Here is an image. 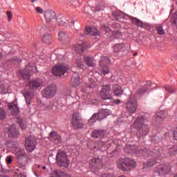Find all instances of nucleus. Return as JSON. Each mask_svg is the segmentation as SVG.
Returning <instances> with one entry per match:
<instances>
[{
    "label": "nucleus",
    "instance_id": "1",
    "mask_svg": "<svg viewBox=\"0 0 177 177\" xmlns=\"http://www.w3.org/2000/svg\"><path fill=\"white\" fill-rule=\"evenodd\" d=\"M149 118L150 115L145 113L138 116L133 122V127L137 131L136 135L138 138H145L149 133L150 129H149V126L145 124V123L149 122Z\"/></svg>",
    "mask_w": 177,
    "mask_h": 177
},
{
    "label": "nucleus",
    "instance_id": "2",
    "mask_svg": "<svg viewBox=\"0 0 177 177\" xmlns=\"http://www.w3.org/2000/svg\"><path fill=\"white\" fill-rule=\"evenodd\" d=\"M118 167L121 171H129L132 168L136 167V162H134L133 160L129 159L128 158H120L117 161Z\"/></svg>",
    "mask_w": 177,
    "mask_h": 177
},
{
    "label": "nucleus",
    "instance_id": "3",
    "mask_svg": "<svg viewBox=\"0 0 177 177\" xmlns=\"http://www.w3.org/2000/svg\"><path fill=\"white\" fill-rule=\"evenodd\" d=\"M56 161L58 165L62 168H67L70 165V160L67 158V153L64 151H59L56 156Z\"/></svg>",
    "mask_w": 177,
    "mask_h": 177
},
{
    "label": "nucleus",
    "instance_id": "4",
    "mask_svg": "<svg viewBox=\"0 0 177 177\" xmlns=\"http://www.w3.org/2000/svg\"><path fill=\"white\" fill-rule=\"evenodd\" d=\"M111 92V84H104L102 86V89L100 91V97L101 100H113V95Z\"/></svg>",
    "mask_w": 177,
    "mask_h": 177
},
{
    "label": "nucleus",
    "instance_id": "5",
    "mask_svg": "<svg viewBox=\"0 0 177 177\" xmlns=\"http://www.w3.org/2000/svg\"><path fill=\"white\" fill-rule=\"evenodd\" d=\"M35 71H37V66H35V64L30 63L26 66L24 71H20L19 73L24 80H30V75H32Z\"/></svg>",
    "mask_w": 177,
    "mask_h": 177
},
{
    "label": "nucleus",
    "instance_id": "6",
    "mask_svg": "<svg viewBox=\"0 0 177 177\" xmlns=\"http://www.w3.org/2000/svg\"><path fill=\"white\" fill-rule=\"evenodd\" d=\"M124 151L129 154L135 153L137 154V156H145L147 151L146 149H142L140 147H136V145H127L124 147Z\"/></svg>",
    "mask_w": 177,
    "mask_h": 177
},
{
    "label": "nucleus",
    "instance_id": "7",
    "mask_svg": "<svg viewBox=\"0 0 177 177\" xmlns=\"http://www.w3.org/2000/svg\"><path fill=\"white\" fill-rule=\"evenodd\" d=\"M4 131L6 133H8V138L11 139H17L20 135V131L15 124L6 126Z\"/></svg>",
    "mask_w": 177,
    "mask_h": 177
},
{
    "label": "nucleus",
    "instance_id": "8",
    "mask_svg": "<svg viewBox=\"0 0 177 177\" xmlns=\"http://www.w3.org/2000/svg\"><path fill=\"white\" fill-rule=\"evenodd\" d=\"M72 125L75 129H82L84 128V120L80 116L78 112H75L72 115Z\"/></svg>",
    "mask_w": 177,
    "mask_h": 177
},
{
    "label": "nucleus",
    "instance_id": "9",
    "mask_svg": "<svg viewBox=\"0 0 177 177\" xmlns=\"http://www.w3.org/2000/svg\"><path fill=\"white\" fill-rule=\"evenodd\" d=\"M46 23H51V26L53 28H56V24H53L54 21H57L56 19V13L51 10H47L44 14Z\"/></svg>",
    "mask_w": 177,
    "mask_h": 177
},
{
    "label": "nucleus",
    "instance_id": "10",
    "mask_svg": "<svg viewBox=\"0 0 177 177\" xmlns=\"http://www.w3.org/2000/svg\"><path fill=\"white\" fill-rule=\"evenodd\" d=\"M56 86L51 84L50 86H48L46 88H44L41 91V94L43 95L44 97L50 98L53 97V96L56 95Z\"/></svg>",
    "mask_w": 177,
    "mask_h": 177
},
{
    "label": "nucleus",
    "instance_id": "11",
    "mask_svg": "<svg viewBox=\"0 0 177 177\" xmlns=\"http://www.w3.org/2000/svg\"><path fill=\"white\" fill-rule=\"evenodd\" d=\"M126 109L128 113L133 114V113L136 112L138 109V101H136L135 98L130 97L127 103L126 104Z\"/></svg>",
    "mask_w": 177,
    "mask_h": 177
},
{
    "label": "nucleus",
    "instance_id": "12",
    "mask_svg": "<svg viewBox=\"0 0 177 177\" xmlns=\"http://www.w3.org/2000/svg\"><path fill=\"white\" fill-rule=\"evenodd\" d=\"M37 140L33 137H28L25 139V147L28 153H31L35 150Z\"/></svg>",
    "mask_w": 177,
    "mask_h": 177
},
{
    "label": "nucleus",
    "instance_id": "13",
    "mask_svg": "<svg viewBox=\"0 0 177 177\" xmlns=\"http://www.w3.org/2000/svg\"><path fill=\"white\" fill-rule=\"evenodd\" d=\"M68 71V67L67 66H64L63 64H59L55 66L53 68V74L55 75V77H62L64 74H66Z\"/></svg>",
    "mask_w": 177,
    "mask_h": 177
},
{
    "label": "nucleus",
    "instance_id": "14",
    "mask_svg": "<svg viewBox=\"0 0 177 177\" xmlns=\"http://www.w3.org/2000/svg\"><path fill=\"white\" fill-rule=\"evenodd\" d=\"M16 156L17 162L21 165H23V164H24V159L27 157L26 151L23 149H19L16 152Z\"/></svg>",
    "mask_w": 177,
    "mask_h": 177
},
{
    "label": "nucleus",
    "instance_id": "15",
    "mask_svg": "<svg viewBox=\"0 0 177 177\" xmlns=\"http://www.w3.org/2000/svg\"><path fill=\"white\" fill-rule=\"evenodd\" d=\"M85 32L84 34H80V37H84V35H91V37H97L99 35V30L96 28H91L87 26L85 28Z\"/></svg>",
    "mask_w": 177,
    "mask_h": 177
},
{
    "label": "nucleus",
    "instance_id": "16",
    "mask_svg": "<svg viewBox=\"0 0 177 177\" xmlns=\"http://www.w3.org/2000/svg\"><path fill=\"white\" fill-rule=\"evenodd\" d=\"M105 129H94L91 133V137L94 139H103L104 135H106Z\"/></svg>",
    "mask_w": 177,
    "mask_h": 177
},
{
    "label": "nucleus",
    "instance_id": "17",
    "mask_svg": "<svg viewBox=\"0 0 177 177\" xmlns=\"http://www.w3.org/2000/svg\"><path fill=\"white\" fill-rule=\"evenodd\" d=\"M172 167L170 165H165L158 167V172L160 175H168L171 172Z\"/></svg>",
    "mask_w": 177,
    "mask_h": 177
},
{
    "label": "nucleus",
    "instance_id": "18",
    "mask_svg": "<svg viewBox=\"0 0 177 177\" xmlns=\"http://www.w3.org/2000/svg\"><path fill=\"white\" fill-rule=\"evenodd\" d=\"M148 167H153L157 162V155L154 152H149L148 154Z\"/></svg>",
    "mask_w": 177,
    "mask_h": 177
},
{
    "label": "nucleus",
    "instance_id": "19",
    "mask_svg": "<svg viewBox=\"0 0 177 177\" xmlns=\"http://www.w3.org/2000/svg\"><path fill=\"white\" fill-rule=\"evenodd\" d=\"M49 139L50 142H53L54 143L62 142V137L56 131H51L50 133Z\"/></svg>",
    "mask_w": 177,
    "mask_h": 177
},
{
    "label": "nucleus",
    "instance_id": "20",
    "mask_svg": "<svg viewBox=\"0 0 177 177\" xmlns=\"http://www.w3.org/2000/svg\"><path fill=\"white\" fill-rule=\"evenodd\" d=\"M112 91L115 96H122L124 95V90H122V87L118 85V84H115L112 85Z\"/></svg>",
    "mask_w": 177,
    "mask_h": 177
},
{
    "label": "nucleus",
    "instance_id": "21",
    "mask_svg": "<svg viewBox=\"0 0 177 177\" xmlns=\"http://www.w3.org/2000/svg\"><path fill=\"white\" fill-rule=\"evenodd\" d=\"M86 48H88V45H86V44H76L74 46V50L75 53L81 55V53H84Z\"/></svg>",
    "mask_w": 177,
    "mask_h": 177
},
{
    "label": "nucleus",
    "instance_id": "22",
    "mask_svg": "<svg viewBox=\"0 0 177 177\" xmlns=\"http://www.w3.org/2000/svg\"><path fill=\"white\" fill-rule=\"evenodd\" d=\"M24 96L26 99L27 105L30 106V104H31V100L34 98V93L30 90H28L24 93Z\"/></svg>",
    "mask_w": 177,
    "mask_h": 177
},
{
    "label": "nucleus",
    "instance_id": "23",
    "mask_svg": "<svg viewBox=\"0 0 177 177\" xmlns=\"http://www.w3.org/2000/svg\"><path fill=\"white\" fill-rule=\"evenodd\" d=\"M58 39L62 41L63 44H68V42H70V37L67 33L63 31L59 32Z\"/></svg>",
    "mask_w": 177,
    "mask_h": 177
},
{
    "label": "nucleus",
    "instance_id": "24",
    "mask_svg": "<svg viewBox=\"0 0 177 177\" xmlns=\"http://www.w3.org/2000/svg\"><path fill=\"white\" fill-rule=\"evenodd\" d=\"M130 19L133 24H134V26H137V27H140L141 28H145V27H147L146 24L143 23V21H140L138 18L130 17Z\"/></svg>",
    "mask_w": 177,
    "mask_h": 177
},
{
    "label": "nucleus",
    "instance_id": "25",
    "mask_svg": "<svg viewBox=\"0 0 177 177\" xmlns=\"http://www.w3.org/2000/svg\"><path fill=\"white\" fill-rule=\"evenodd\" d=\"M41 86V80L39 79L33 80L29 82L30 89H37Z\"/></svg>",
    "mask_w": 177,
    "mask_h": 177
},
{
    "label": "nucleus",
    "instance_id": "26",
    "mask_svg": "<svg viewBox=\"0 0 177 177\" xmlns=\"http://www.w3.org/2000/svg\"><path fill=\"white\" fill-rule=\"evenodd\" d=\"M51 177H71V176L59 170H54Z\"/></svg>",
    "mask_w": 177,
    "mask_h": 177
},
{
    "label": "nucleus",
    "instance_id": "27",
    "mask_svg": "<svg viewBox=\"0 0 177 177\" xmlns=\"http://www.w3.org/2000/svg\"><path fill=\"white\" fill-rule=\"evenodd\" d=\"M102 164V159L97 158H93L91 160L90 165L92 168L96 169L99 168V166Z\"/></svg>",
    "mask_w": 177,
    "mask_h": 177
},
{
    "label": "nucleus",
    "instance_id": "28",
    "mask_svg": "<svg viewBox=\"0 0 177 177\" xmlns=\"http://www.w3.org/2000/svg\"><path fill=\"white\" fill-rule=\"evenodd\" d=\"M84 60L88 67H95V66H96V64H95V62H93V57H92L84 56Z\"/></svg>",
    "mask_w": 177,
    "mask_h": 177
},
{
    "label": "nucleus",
    "instance_id": "29",
    "mask_svg": "<svg viewBox=\"0 0 177 177\" xmlns=\"http://www.w3.org/2000/svg\"><path fill=\"white\" fill-rule=\"evenodd\" d=\"M42 41L44 42V44L50 45V44L53 42V40L52 39V35L50 33H45L42 37Z\"/></svg>",
    "mask_w": 177,
    "mask_h": 177
},
{
    "label": "nucleus",
    "instance_id": "30",
    "mask_svg": "<svg viewBox=\"0 0 177 177\" xmlns=\"http://www.w3.org/2000/svg\"><path fill=\"white\" fill-rule=\"evenodd\" d=\"M112 15L117 21H121L124 16V12H122L121 11H114Z\"/></svg>",
    "mask_w": 177,
    "mask_h": 177
},
{
    "label": "nucleus",
    "instance_id": "31",
    "mask_svg": "<svg viewBox=\"0 0 177 177\" xmlns=\"http://www.w3.org/2000/svg\"><path fill=\"white\" fill-rule=\"evenodd\" d=\"M110 64V59L107 57H102L100 60V67L107 66Z\"/></svg>",
    "mask_w": 177,
    "mask_h": 177
},
{
    "label": "nucleus",
    "instance_id": "32",
    "mask_svg": "<svg viewBox=\"0 0 177 177\" xmlns=\"http://www.w3.org/2000/svg\"><path fill=\"white\" fill-rule=\"evenodd\" d=\"M124 48V44H116L113 46L114 53H118L121 52Z\"/></svg>",
    "mask_w": 177,
    "mask_h": 177
},
{
    "label": "nucleus",
    "instance_id": "33",
    "mask_svg": "<svg viewBox=\"0 0 177 177\" xmlns=\"http://www.w3.org/2000/svg\"><path fill=\"white\" fill-rule=\"evenodd\" d=\"M98 115L100 117V121H102V120H104V118H106L107 115H109V112L107 111V110L104 109L98 112Z\"/></svg>",
    "mask_w": 177,
    "mask_h": 177
},
{
    "label": "nucleus",
    "instance_id": "34",
    "mask_svg": "<svg viewBox=\"0 0 177 177\" xmlns=\"http://www.w3.org/2000/svg\"><path fill=\"white\" fill-rule=\"evenodd\" d=\"M97 120L98 121H100V118L99 116V113H95L92 115V117L88 120V121L91 122V124H93V122H96Z\"/></svg>",
    "mask_w": 177,
    "mask_h": 177
},
{
    "label": "nucleus",
    "instance_id": "35",
    "mask_svg": "<svg viewBox=\"0 0 177 177\" xmlns=\"http://www.w3.org/2000/svg\"><path fill=\"white\" fill-rule=\"evenodd\" d=\"M147 89H149V86L145 85L138 89L137 93H138L139 95H145V93L147 92Z\"/></svg>",
    "mask_w": 177,
    "mask_h": 177
},
{
    "label": "nucleus",
    "instance_id": "36",
    "mask_svg": "<svg viewBox=\"0 0 177 177\" xmlns=\"http://www.w3.org/2000/svg\"><path fill=\"white\" fill-rule=\"evenodd\" d=\"M168 153L170 156H176L177 154V145L172 146L169 149Z\"/></svg>",
    "mask_w": 177,
    "mask_h": 177
},
{
    "label": "nucleus",
    "instance_id": "37",
    "mask_svg": "<svg viewBox=\"0 0 177 177\" xmlns=\"http://www.w3.org/2000/svg\"><path fill=\"white\" fill-rule=\"evenodd\" d=\"M162 139L161 135L157 133L151 139L153 143H159L160 141Z\"/></svg>",
    "mask_w": 177,
    "mask_h": 177
},
{
    "label": "nucleus",
    "instance_id": "38",
    "mask_svg": "<svg viewBox=\"0 0 177 177\" xmlns=\"http://www.w3.org/2000/svg\"><path fill=\"white\" fill-rule=\"evenodd\" d=\"M101 68V73L104 76L106 74L110 73V68H109V66H100Z\"/></svg>",
    "mask_w": 177,
    "mask_h": 177
},
{
    "label": "nucleus",
    "instance_id": "39",
    "mask_svg": "<svg viewBox=\"0 0 177 177\" xmlns=\"http://www.w3.org/2000/svg\"><path fill=\"white\" fill-rule=\"evenodd\" d=\"M156 30L159 35H164V34H165V31H164V28L161 25L156 26Z\"/></svg>",
    "mask_w": 177,
    "mask_h": 177
},
{
    "label": "nucleus",
    "instance_id": "40",
    "mask_svg": "<svg viewBox=\"0 0 177 177\" xmlns=\"http://www.w3.org/2000/svg\"><path fill=\"white\" fill-rule=\"evenodd\" d=\"M76 64L79 68H84L85 66V62L82 61L81 59H76Z\"/></svg>",
    "mask_w": 177,
    "mask_h": 177
},
{
    "label": "nucleus",
    "instance_id": "41",
    "mask_svg": "<svg viewBox=\"0 0 177 177\" xmlns=\"http://www.w3.org/2000/svg\"><path fill=\"white\" fill-rule=\"evenodd\" d=\"M165 89L166 92H168V93H175V92H176V88H172L170 86H165Z\"/></svg>",
    "mask_w": 177,
    "mask_h": 177
},
{
    "label": "nucleus",
    "instance_id": "42",
    "mask_svg": "<svg viewBox=\"0 0 177 177\" xmlns=\"http://www.w3.org/2000/svg\"><path fill=\"white\" fill-rule=\"evenodd\" d=\"M8 109L9 110H11V111H14V113H17V111H19V106H17V104L9 105Z\"/></svg>",
    "mask_w": 177,
    "mask_h": 177
},
{
    "label": "nucleus",
    "instance_id": "43",
    "mask_svg": "<svg viewBox=\"0 0 177 177\" xmlns=\"http://www.w3.org/2000/svg\"><path fill=\"white\" fill-rule=\"evenodd\" d=\"M80 78H71V83L73 86H78V85H80Z\"/></svg>",
    "mask_w": 177,
    "mask_h": 177
},
{
    "label": "nucleus",
    "instance_id": "44",
    "mask_svg": "<svg viewBox=\"0 0 177 177\" xmlns=\"http://www.w3.org/2000/svg\"><path fill=\"white\" fill-rule=\"evenodd\" d=\"M171 21L172 22V24L174 26H177V12H175L173 16H171Z\"/></svg>",
    "mask_w": 177,
    "mask_h": 177
},
{
    "label": "nucleus",
    "instance_id": "45",
    "mask_svg": "<svg viewBox=\"0 0 177 177\" xmlns=\"http://www.w3.org/2000/svg\"><path fill=\"white\" fill-rule=\"evenodd\" d=\"M6 118V112L3 109L0 108V120H5Z\"/></svg>",
    "mask_w": 177,
    "mask_h": 177
},
{
    "label": "nucleus",
    "instance_id": "46",
    "mask_svg": "<svg viewBox=\"0 0 177 177\" xmlns=\"http://www.w3.org/2000/svg\"><path fill=\"white\" fill-rule=\"evenodd\" d=\"M6 145L8 147H10V149H13V147H16V142L14 141H7Z\"/></svg>",
    "mask_w": 177,
    "mask_h": 177
},
{
    "label": "nucleus",
    "instance_id": "47",
    "mask_svg": "<svg viewBox=\"0 0 177 177\" xmlns=\"http://www.w3.org/2000/svg\"><path fill=\"white\" fill-rule=\"evenodd\" d=\"M17 122L21 129H26V125L23 124V120L21 119H18Z\"/></svg>",
    "mask_w": 177,
    "mask_h": 177
},
{
    "label": "nucleus",
    "instance_id": "48",
    "mask_svg": "<svg viewBox=\"0 0 177 177\" xmlns=\"http://www.w3.org/2000/svg\"><path fill=\"white\" fill-rule=\"evenodd\" d=\"M7 16H8V21H11L12 19L13 18V14H12V11H7Z\"/></svg>",
    "mask_w": 177,
    "mask_h": 177
},
{
    "label": "nucleus",
    "instance_id": "49",
    "mask_svg": "<svg viewBox=\"0 0 177 177\" xmlns=\"http://www.w3.org/2000/svg\"><path fill=\"white\" fill-rule=\"evenodd\" d=\"M0 172H2L3 174H9L10 172V170L6 169L3 165H1V169L0 170Z\"/></svg>",
    "mask_w": 177,
    "mask_h": 177
},
{
    "label": "nucleus",
    "instance_id": "50",
    "mask_svg": "<svg viewBox=\"0 0 177 177\" xmlns=\"http://www.w3.org/2000/svg\"><path fill=\"white\" fill-rule=\"evenodd\" d=\"M113 35H118V37H121L122 33L121 31H120L119 30H113L112 32Z\"/></svg>",
    "mask_w": 177,
    "mask_h": 177
},
{
    "label": "nucleus",
    "instance_id": "51",
    "mask_svg": "<svg viewBox=\"0 0 177 177\" xmlns=\"http://www.w3.org/2000/svg\"><path fill=\"white\" fill-rule=\"evenodd\" d=\"M59 26L61 27H67V23L64 21H61L59 22Z\"/></svg>",
    "mask_w": 177,
    "mask_h": 177
},
{
    "label": "nucleus",
    "instance_id": "52",
    "mask_svg": "<svg viewBox=\"0 0 177 177\" xmlns=\"http://www.w3.org/2000/svg\"><path fill=\"white\" fill-rule=\"evenodd\" d=\"M162 121V116L156 115V122H161Z\"/></svg>",
    "mask_w": 177,
    "mask_h": 177
},
{
    "label": "nucleus",
    "instance_id": "53",
    "mask_svg": "<svg viewBox=\"0 0 177 177\" xmlns=\"http://www.w3.org/2000/svg\"><path fill=\"white\" fill-rule=\"evenodd\" d=\"M36 12L37 13H41V15H42L44 13V10L42 8H41L40 7H37Z\"/></svg>",
    "mask_w": 177,
    "mask_h": 177
},
{
    "label": "nucleus",
    "instance_id": "54",
    "mask_svg": "<svg viewBox=\"0 0 177 177\" xmlns=\"http://www.w3.org/2000/svg\"><path fill=\"white\" fill-rule=\"evenodd\" d=\"M7 164H12V161H13V159L10 156L7 157Z\"/></svg>",
    "mask_w": 177,
    "mask_h": 177
},
{
    "label": "nucleus",
    "instance_id": "55",
    "mask_svg": "<svg viewBox=\"0 0 177 177\" xmlns=\"http://www.w3.org/2000/svg\"><path fill=\"white\" fill-rule=\"evenodd\" d=\"M71 78H73V80L75 78H80V74L77 73H74L73 75H72V77Z\"/></svg>",
    "mask_w": 177,
    "mask_h": 177
},
{
    "label": "nucleus",
    "instance_id": "56",
    "mask_svg": "<svg viewBox=\"0 0 177 177\" xmlns=\"http://www.w3.org/2000/svg\"><path fill=\"white\" fill-rule=\"evenodd\" d=\"M101 177H113V174H110V173H106L103 174Z\"/></svg>",
    "mask_w": 177,
    "mask_h": 177
},
{
    "label": "nucleus",
    "instance_id": "57",
    "mask_svg": "<svg viewBox=\"0 0 177 177\" xmlns=\"http://www.w3.org/2000/svg\"><path fill=\"white\" fill-rule=\"evenodd\" d=\"M10 60V62L18 61V62H21V59H19L17 57L11 58Z\"/></svg>",
    "mask_w": 177,
    "mask_h": 177
},
{
    "label": "nucleus",
    "instance_id": "58",
    "mask_svg": "<svg viewBox=\"0 0 177 177\" xmlns=\"http://www.w3.org/2000/svg\"><path fill=\"white\" fill-rule=\"evenodd\" d=\"M112 26L113 28H120V24H113Z\"/></svg>",
    "mask_w": 177,
    "mask_h": 177
},
{
    "label": "nucleus",
    "instance_id": "59",
    "mask_svg": "<svg viewBox=\"0 0 177 177\" xmlns=\"http://www.w3.org/2000/svg\"><path fill=\"white\" fill-rule=\"evenodd\" d=\"M113 103H114L115 104H120V103H121V100H115L113 101Z\"/></svg>",
    "mask_w": 177,
    "mask_h": 177
},
{
    "label": "nucleus",
    "instance_id": "60",
    "mask_svg": "<svg viewBox=\"0 0 177 177\" xmlns=\"http://www.w3.org/2000/svg\"><path fill=\"white\" fill-rule=\"evenodd\" d=\"M105 31L106 32H109L110 31V28L109 27L105 28Z\"/></svg>",
    "mask_w": 177,
    "mask_h": 177
},
{
    "label": "nucleus",
    "instance_id": "61",
    "mask_svg": "<svg viewBox=\"0 0 177 177\" xmlns=\"http://www.w3.org/2000/svg\"><path fill=\"white\" fill-rule=\"evenodd\" d=\"M133 56H138V53H134L133 54Z\"/></svg>",
    "mask_w": 177,
    "mask_h": 177
},
{
    "label": "nucleus",
    "instance_id": "62",
    "mask_svg": "<svg viewBox=\"0 0 177 177\" xmlns=\"http://www.w3.org/2000/svg\"><path fill=\"white\" fill-rule=\"evenodd\" d=\"M2 57H3L2 53H0V60L1 59H2Z\"/></svg>",
    "mask_w": 177,
    "mask_h": 177
},
{
    "label": "nucleus",
    "instance_id": "63",
    "mask_svg": "<svg viewBox=\"0 0 177 177\" xmlns=\"http://www.w3.org/2000/svg\"><path fill=\"white\" fill-rule=\"evenodd\" d=\"M71 24L74 26V24H75V21H71Z\"/></svg>",
    "mask_w": 177,
    "mask_h": 177
},
{
    "label": "nucleus",
    "instance_id": "64",
    "mask_svg": "<svg viewBox=\"0 0 177 177\" xmlns=\"http://www.w3.org/2000/svg\"><path fill=\"white\" fill-rule=\"evenodd\" d=\"M160 114H164V111H161Z\"/></svg>",
    "mask_w": 177,
    "mask_h": 177
}]
</instances>
